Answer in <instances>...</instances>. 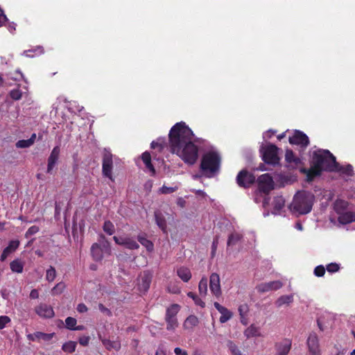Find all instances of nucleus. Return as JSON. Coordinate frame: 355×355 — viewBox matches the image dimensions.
Segmentation results:
<instances>
[{
    "label": "nucleus",
    "instance_id": "nucleus-5",
    "mask_svg": "<svg viewBox=\"0 0 355 355\" xmlns=\"http://www.w3.org/2000/svg\"><path fill=\"white\" fill-rule=\"evenodd\" d=\"M180 306L177 304H173L166 309L165 320L166 322V329L173 331L178 326L177 314L180 311Z\"/></svg>",
    "mask_w": 355,
    "mask_h": 355
},
{
    "label": "nucleus",
    "instance_id": "nucleus-27",
    "mask_svg": "<svg viewBox=\"0 0 355 355\" xmlns=\"http://www.w3.org/2000/svg\"><path fill=\"white\" fill-rule=\"evenodd\" d=\"M178 276L184 282H188L191 278V272L190 270L182 266L177 270Z\"/></svg>",
    "mask_w": 355,
    "mask_h": 355
},
{
    "label": "nucleus",
    "instance_id": "nucleus-32",
    "mask_svg": "<svg viewBox=\"0 0 355 355\" xmlns=\"http://www.w3.org/2000/svg\"><path fill=\"white\" fill-rule=\"evenodd\" d=\"M244 335L248 338L259 336H260L259 328L254 326V324H251L249 327H248L245 330Z\"/></svg>",
    "mask_w": 355,
    "mask_h": 355
},
{
    "label": "nucleus",
    "instance_id": "nucleus-11",
    "mask_svg": "<svg viewBox=\"0 0 355 355\" xmlns=\"http://www.w3.org/2000/svg\"><path fill=\"white\" fill-rule=\"evenodd\" d=\"M306 345L309 355H321L319 339L315 332L309 334L306 340Z\"/></svg>",
    "mask_w": 355,
    "mask_h": 355
},
{
    "label": "nucleus",
    "instance_id": "nucleus-29",
    "mask_svg": "<svg viewBox=\"0 0 355 355\" xmlns=\"http://www.w3.org/2000/svg\"><path fill=\"white\" fill-rule=\"evenodd\" d=\"M335 168L336 169H335L334 172H340V173L347 175L348 176H352L353 175V167L350 164H348L347 166H340L336 162Z\"/></svg>",
    "mask_w": 355,
    "mask_h": 355
},
{
    "label": "nucleus",
    "instance_id": "nucleus-16",
    "mask_svg": "<svg viewBox=\"0 0 355 355\" xmlns=\"http://www.w3.org/2000/svg\"><path fill=\"white\" fill-rule=\"evenodd\" d=\"M60 153V148L58 146H55L48 158V164L46 173H51L55 165L57 164Z\"/></svg>",
    "mask_w": 355,
    "mask_h": 355
},
{
    "label": "nucleus",
    "instance_id": "nucleus-7",
    "mask_svg": "<svg viewBox=\"0 0 355 355\" xmlns=\"http://www.w3.org/2000/svg\"><path fill=\"white\" fill-rule=\"evenodd\" d=\"M256 180L253 173L246 169H243L237 174L236 182L239 187L247 189L250 187Z\"/></svg>",
    "mask_w": 355,
    "mask_h": 355
},
{
    "label": "nucleus",
    "instance_id": "nucleus-55",
    "mask_svg": "<svg viewBox=\"0 0 355 355\" xmlns=\"http://www.w3.org/2000/svg\"><path fill=\"white\" fill-rule=\"evenodd\" d=\"M238 310H239L240 316L248 315V313L249 312V306L247 304L245 303V304H241L239 306Z\"/></svg>",
    "mask_w": 355,
    "mask_h": 355
},
{
    "label": "nucleus",
    "instance_id": "nucleus-56",
    "mask_svg": "<svg viewBox=\"0 0 355 355\" xmlns=\"http://www.w3.org/2000/svg\"><path fill=\"white\" fill-rule=\"evenodd\" d=\"M90 337L89 336H83L79 338L78 342L82 346H87L89 345Z\"/></svg>",
    "mask_w": 355,
    "mask_h": 355
},
{
    "label": "nucleus",
    "instance_id": "nucleus-63",
    "mask_svg": "<svg viewBox=\"0 0 355 355\" xmlns=\"http://www.w3.org/2000/svg\"><path fill=\"white\" fill-rule=\"evenodd\" d=\"M39 297V292L37 289H33L30 293V298L37 299Z\"/></svg>",
    "mask_w": 355,
    "mask_h": 355
},
{
    "label": "nucleus",
    "instance_id": "nucleus-38",
    "mask_svg": "<svg viewBox=\"0 0 355 355\" xmlns=\"http://www.w3.org/2000/svg\"><path fill=\"white\" fill-rule=\"evenodd\" d=\"M103 230L107 234L112 235L115 232V227L110 220H106L104 222Z\"/></svg>",
    "mask_w": 355,
    "mask_h": 355
},
{
    "label": "nucleus",
    "instance_id": "nucleus-28",
    "mask_svg": "<svg viewBox=\"0 0 355 355\" xmlns=\"http://www.w3.org/2000/svg\"><path fill=\"white\" fill-rule=\"evenodd\" d=\"M24 267V263L20 259H15L10 263V268L12 272L21 273Z\"/></svg>",
    "mask_w": 355,
    "mask_h": 355
},
{
    "label": "nucleus",
    "instance_id": "nucleus-17",
    "mask_svg": "<svg viewBox=\"0 0 355 355\" xmlns=\"http://www.w3.org/2000/svg\"><path fill=\"white\" fill-rule=\"evenodd\" d=\"M292 342L290 339H284L275 344V355H288L291 349Z\"/></svg>",
    "mask_w": 355,
    "mask_h": 355
},
{
    "label": "nucleus",
    "instance_id": "nucleus-23",
    "mask_svg": "<svg viewBox=\"0 0 355 355\" xmlns=\"http://www.w3.org/2000/svg\"><path fill=\"white\" fill-rule=\"evenodd\" d=\"M285 160L292 167H297L302 162L300 158L296 157L293 151L291 149H286L285 153Z\"/></svg>",
    "mask_w": 355,
    "mask_h": 355
},
{
    "label": "nucleus",
    "instance_id": "nucleus-22",
    "mask_svg": "<svg viewBox=\"0 0 355 355\" xmlns=\"http://www.w3.org/2000/svg\"><path fill=\"white\" fill-rule=\"evenodd\" d=\"M19 241L18 240H12L10 241L8 243V245L3 250L1 257H0V261H4L7 257L11 253L14 252L19 247Z\"/></svg>",
    "mask_w": 355,
    "mask_h": 355
},
{
    "label": "nucleus",
    "instance_id": "nucleus-59",
    "mask_svg": "<svg viewBox=\"0 0 355 355\" xmlns=\"http://www.w3.org/2000/svg\"><path fill=\"white\" fill-rule=\"evenodd\" d=\"M217 245H218V237L216 236V238L214 239V241H213L212 244H211V254H212V257L214 256V254H215L216 248H217Z\"/></svg>",
    "mask_w": 355,
    "mask_h": 355
},
{
    "label": "nucleus",
    "instance_id": "nucleus-24",
    "mask_svg": "<svg viewBox=\"0 0 355 355\" xmlns=\"http://www.w3.org/2000/svg\"><path fill=\"white\" fill-rule=\"evenodd\" d=\"M141 159L145 164L146 168L151 173V175H155V168L152 164L151 155L149 152L145 151L141 155Z\"/></svg>",
    "mask_w": 355,
    "mask_h": 355
},
{
    "label": "nucleus",
    "instance_id": "nucleus-25",
    "mask_svg": "<svg viewBox=\"0 0 355 355\" xmlns=\"http://www.w3.org/2000/svg\"><path fill=\"white\" fill-rule=\"evenodd\" d=\"M91 254L95 261H101L103 258V250L101 245L95 243L91 247Z\"/></svg>",
    "mask_w": 355,
    "mask_h": 355
},
{
    "label": "nucleus",
    "instance_id": "nucleus-45",
    "mask_svg": "<svg viewBox=\"0 0 355 355\" xmlns=\"http://www.w3.org/2000/svg\"><path fill=\"white\" fill-rule=\"evenodd\" d=\"M56 277V271L54 267L50 266L49 269L46 270V279L48 282H53Z\"/></svg>",
    "mask_w": 355,
    "mask_h": 355
},
{
    "label": "nucleus",
    "instance_id": "nucleus-44",
    "mask_svg": "<svg viewBox=\"0 0 355 355\" xmlns=\"http://www.w3.org/2000/svg\"><path fill=\"white\" fill-rule=\"evenodd\" d=\"M227 345L232 355H242L241 351L233 341L228 340Z\"/></svg>",
    "mask_w": 355,
    "mask_h": 355
},
{
    "label": "nucleus",
    "instance_id": "nucleus-14",
    "mask_svg": "<svg viewBox=\"0 0 355 355\" xmlns=\"http://www.w3.org/2000/svg\"><path fill=\"white\" fill-rule=\"evenodd\" d=\"M283 286L281 281H272L270 282L261 283L257 286V290L259 293H266L270 291H277Z\"/></svg>",
    "mask_w": 355,
    "mask_h": 355
},
{
    "label": "nucleus",
    "instance_id": "nucleus-21",
    "mask_svg": "<svg viewBox=\"0 0 355 355\" xmlns=\"http://www.w3.org/2000/svg\"><path fill=\"white\" fill-rule=\"evenodd\" d=\"M54 336V333L46 334L41 331H36L33 334H28L27 338L31 341H40L41 340L44 341H49L53 338Z\"/></svg>",
    "mask_w": 355,
    "mask_h": 355
},
{
    "label": "nucleus",
    "instance_id": "nucleus-57",
    "mask_svg": "<svg viewBox=\"0 0 355 355\" xmlns=\"http://www.w3.org/2000/svg\"><path fill=\"white\" fill-rule=\"evenodd\" d=\"M7 20L8 18L6 15L4 14L3 10L0 7V27L3 26Z\"/></svg>",
    "mask_w": 355,
    "mask_h": 355
},
{
    "label": "nucleus",
    "instance_id": "nucleus-50",
    "mask_svg": "<svg viewBox=\"0 0 355 355\" xmlns=\"http://www.w3.org/2000/svg\"><path fill=\"white\" fill-rule=\"evenodd\" d=\"M178 187H166L165 185H163L160 189L159 191L163 194H169L172 193L178 190Z\"/></svg>",
    "mask_w": 355,
    "mask_h": 355
},
{
    "label": "nucleus",
    "instance_id": "nucleus-18",
    "mask_svg": "<svg viewBox=\"0 0 355 355\" xmlns=\"http://www.w3.org/2000/svg\"><path fill=\"white\" fill-rule=\"evenodd\" d=\"M311 166L310 168H303L301 171L306 175V180L308 182H311L315 178L321 175L322 171L317 165L311 162Z\"/></svg>",
    "mask_w": 355,
    "mask_h": 355
},
{
    "label": "nucleus",
    "instance_id": "nucleus-9",
    "mask_svg": "<svg viewBox=\"0 0 355 355\" xmlns=\"http://www.w3.org/2000/svg\"><path fill=\"white\" fill-rule=\"evenodd\" d=\"M113 155L110 151L105 149L103 155L102 160V173L103 176L113 180L112 168H113Z\"/></svg>",
    "mask_w": 355,
    "mask_h": 355
},
{
    "label": "nucleus",
    "instance_id": "nucleus-61",
    "mask_svg": "<svg viewBox=\"0 0 355 355\" xmlns=\"http://www.w3.org/2000/svg\"><path fill=\"white\" fill-rule=\"evenodd\" d=\"M175 355H188L187 351L182 349L180 347H175L174 349Z\"/></svg>",
    "mask_w": 355,
    "mask_h": 355
},
{
    "label": "nucleus",
    "instance_id": "nucleus-6",
    "mask_svg": "<svg viewBox=\"0 0 355 355\" xmlns=\"http://www.w3.org/2000/svg\"><path fill=\"white\" fill-rule=\"evenodd\" d=\"M278 150L279 148L274 144L266 146L263 152L262 159L263 162L273 166L278 164L279 162Z\"/></svg>",
    "mask_w": 355,
    "mask_h": 355
},
{
    "label": "nucleus",
    "instance_id": "nucleus-36",
    "mask_svg": "<svg viewBox=\"0 0 355 355\" xmlns=\"http://www.w3.org/2000/svg\"><path fill=\"white\" fill-rule=\"evenodd\" d=\"M138 241L144 245L148 252H151L153 250L154 245L152 241L148 240L144 235H139L137 236Z\"/></svg>",
    "mask_w": 355,
    "mask_h": 355
},
{
    "label": "nucleus",
    "instance_id": "nucleus-26",
    "mask_svg": "<svg viewBox=\"0 0 355 355\" xmlns=\"http://www.w3.org/2000/svg\"><path fill=\"white\" fill-rule=\"evenodd\" d=\"M155 218L157 226L163 231L164 233H166V221L164 216L160 211H155Z\"/></svg>",
    "mask_w": 355,
    "mask_h": 355
},
{
    "label": "nucleus",
    "instance_id": "nucleus-43",
    "mask_svg": "<svg viewBox=\"0 0 355 355\" xmlns=\"http://www.w3.org/2000/svg\"><path fill=\"white\" fill-rule=\"evenodd\" d=\"M241 239V236L238 233L231 234L227 240V245H234Z\"/></svg>",
    "mask_w": 355,
    "mask_h": 355
},
{
    "label": "nucleus",
    "instance_id": "nucleus-49",
    "mask_svg": "<svg viewBox=\"0 0 355 355\" xmlns=\"http://www.w3.org/2000/svg\"><path fill=\"white\" fill-rule=\"evenodd\" d=\"M64 288V284L62 282L57 284L51 290L52 295H59L62 293Z\"/></svg>",
    "mask_w": 355,
    "mask_h": 355
},
{
    "label": "nucleus",
    "instance_id": "nucleus-3",
    "mask_svg": "<svg viewBox=\"0 0 355 355\" xmlns=\"http://www.w3.org/2000/svg\"><path fill=\"white\" fill-rule=\"evenodd\" d=\"M311 162L320 167L322 171H335L336 157L329 150H315L313 153Z\"/></svg>",
    "mask_w": 355,
    "mask_h": 355
},
{
    "label": "nucleus",
    "instance_id": "nucleus-62",
    "mask_svg": "<svg viewBox=\"0 0 355 355\" xmlns=\"http://www.w3.org/2000/svg\"><path fill=\"white\" fill-rule=\"evenodd\" d=\"M98 309L103 313H107L108 315L111 314L110 310L106 308L103 304H98Z\"/></svg>",
    "mask_w": 355,
    "mask_h": 355
},
{
    "label": "nucleus",
    "instance_id": "nucleus-31",
    "mask_svg": "<svg viewBox=\"0 0 355 355\" xmlns=\"http://www.w3.org/2000/svg\"><path fill=\"white\" fill-rule=\"evenodd\" d=\"M274 213H279L285 205V200L282 196H277L272 202Z\"/></svg>",
    "mask_w": 355,
    "mask_h": 355
},
{
    "label": "nucleus",
    "instance_id": "nucleus-51",
    "mask_svg": "<svg viewBox=\"0 0 355 355\" xmlns=\"http://www.w3.org/2000/svg\"><path fill=\"white\" fill-rule=\"evenodd\" d=\"M40 231V228L38 226L33 225L28 229L25 234V237L26 239L30 238L32 235L37 234Z\"/></svg>",
    "mask_w": 355,
    "mask_h": 355
},
{
    "label": "nucleus",
    "instance_id": "nucleus-35",
    "mask_svg": "<svg viewBox=\"0 0 355 355\" xmlns=\"http://www.w3.org/2000/svg\"><path fill=\"white\" fill-rule=\"evenodd\" d=\"M77 343L75 341H67L62 346V350L67 354H71L76 351Z\"/></svg>",
    "mask_w": 355,
    "mask_h": 355
},
{
    "label": "nucleus",
    "instance_id": "nucleus-33",
    "mask_svg": "<svg viewBox=\"0 0 355 355\" xmlns=\"http://www.w3.org/2000/svg\"><path fill=\"white\" fill-rule=\"evenodd\" d=\"M199 323L198 318L193 315H191L187 318L184 322V327L185 329H193L197 326Z\"/></svg>",
    "mask_w": 355,
    "mask_h": 355
},
{
    "label": "nucleus",
    "instance_id": "nucleus-8",
    "mask_svg": "<svg viewBox=\"0 0 355 355\" xmlns=\"http://www.w3.org/2000/svg\"><path fill=\"white\" fill-rule=\"evenodd\" d=\"M288 141L292 145L300 146L302 150H304L310 144L308 136L298 130L294 131L293 135L288 138Z\"/></svg>",
    "mask_w": 355,
    "mask_h": 355
},
{
    "label": "nucleus",
    "instance_id": "nucleus-46",
    "mask_svg": "<svg viewBox=\"0 0 355 355\" xmlns=\"http://www.w3.org/2000/svg\"><path fill=\"white\" fill-rule=\"evenodd\" d=\"M32 145H33L32 140H28V139L19 140L15 144L16 147L19 148H28Z\"/></svg>",
    "mask_w": 355,
    "mask_h": 355
},
{
    "label": "nucleus",
    "instance_id": "nucleus-42",
    "mask_svg": "<svg viewBox=\"0 0 355 355\" xmlns=\"http://www.w3.org/2000/svg\"><path fill=\"white\" fill-rule=\"evenodd\" d=\"M22 92L17 87L10 91L9 96L14 101H19L22 97Z\"/></svg>",
    "mask_w": 355,
    "mask_h": 355
},
{
    "label": "nucleus",
    "instance_id": "nucleus-52",
    "mask_svg": "<svg viewBox=\"0 0 355 355\" xmlns=\"http://www.w3.org/2000/svg\"><path fill=\"white\" fill-rule=\"evenodd\" d=\"M313 272L316 277H323L325 273V268L322 265L318 266L315 268Z\"/></svg>",
    "mask_w": 355,
    "mask_h": 355
},
{
    "label": "nucleus",
    "instance_id": "nucleus-37",
    "mask_svg": "<svg viewBox=\"0 0 355 355\" xmlns=\"http://www.w3.org/2000/svg\"><path fill=\"white\" fill-rule=\"evenodd\" d=\"M293 295H282L277 299L275 304L277 307H280L285 304H288L291 303L293 302Z\"/></svg>",
    "mask_w": 355,
    "mask_h": 355
},
{
    "label": "nucleus",
    "instance_id": "nucleus-20",
    "mask_svg": "<svg viewBox=\"0 0 355 355\" xmlns=\"http://www.w3.org/2000/svg\"><path fill=\"white\" fill-rule=\"evenodd\" d=\"M214 306L217 309V311L221 314L219 319L220 323H225L232 318V312L228 310L225 306L220 305L218 302H215L214 303Z\"/></svg>",
    "mask_w": 355,
    "mask_h": 355
},
{
    "label": "nucleus",
    "instance_id": "nucleus-64",
    "mask_svg": "<svg viewBox=\"0 0 355 355\" xmlns=\"http://www.w3.org/2000/svg\"><path fill=\"white\" fill-rule=\"evenodd\" d=\"M155 355H166L164 350L161 348H158L156 351Z\"/></svg>",
    "mask_w": 355,
    "mask_h": 355
},
{
    "label": "nucleus",
    "instance_id": "nucleus-53",
    "mask_svg": "<svg viewBox=\"0 0 355 355\" xmlns=\"http://www.w3.org/2000/svg\"><path fill=\"white\" fill-rule=\"evenodd\" d=\"M326 268L329 272L333 273V272H338L339 270L340 266H339V264H338L336 263H331L327 266Z\"/></svg>",
    "mask_w": 355,
    "mask_h": 355
},
{
    "label": "nucleus",
    "instance_id": "nucleus-58",
    "mask_svg": "<svg viewBox=\"0 0 355 355\" xmlns=\"http://www.w3.org/2000/svg\"><path fill=\"white\" fill-rule=\"evenodd\" d=\"M113 240L116 244L124 246L126 237H118L114 236H113Z\"/></svg>",
    "mask_w": 355,
    "mask_h": 355
},
{
    "label": "nucleus",
    "instance_id": "nucleus-15",
    "mask_svg": "<svg viewBox=\"0 0 355 355\" xmlns=\"http://www.w3.org/2000/svg\"><path fill=\"white\" fill-rule=\"evenodd\" d=\"M152 274L149 271H144L139 279L138 288L141 292H146L150 286Z\"/></svg>",
    "mask_w": 355,
    "mask_h": 355
},
{
    "label": "nucleus",
    "instance_id": "nucleus-47",
    "mask_svg": "<svg viewBox=\"0 0 355 355\" xmlns=\"http://www.w3.org/2000/svg\"><path fill=\"white\" fill-rule=\"evenodd\" d=\"M76 323H77V320L74 318L67 317L65 319L66 327L69 330H74Z\"/></svg>",
    "mask_w": 355,
    "mask_h": 355
},
{
    "label": "nucleus",
    "instance_id": "nucleus-40",
    "mask_svg": "<svg viewBox=\"0 0 355 355\" xmlns=\"http://www.w3.org/2000/svg\"><path fill=\"white\" fill-rule=\"evenodd\" d=\"M198 290L200 295H205L207 292V279L202 277L198 284Z\"/></svg>",
    "mask_w": 355,
    "mask_h": 355
},
{
    "label": "nucleus",
    "instance_id": "nucleus-2",
    "mask_svg": "<svg viewBox=\"0 0 355 355\" xmlns=\"http://www.w3.org/2000/svg\"><path fill=\"white\" fill-rule=\"evenodd\" d=\"M315 196L311 192L300 191L294 196L289 209L293 214L297 215L307 214L312 210Z\"/></svg>",
    "mask_w": 355,
    "mask_h": 355
},
{
    "label": "nucleus",
    "instance_id": "nucleus-60",
    "mask_svg": "<svg viewBox=\"0 0 355 355\" xmlns=\"http://www.w3.org/2000/svg\"><path fill=\"white\" fill-rule=\"evenodd\" d=\"M87 310L88 309L87 306L83 303H80L77 306V311L79 313H85L87 311Z\"/></svg>",
    "mask_w": 355,
    "mask_h": 355
},
{
    "label": "nucleus",
    "instance_id": "nucleus-54",
    "mask_svg": "<svg viewBox=\"0 0 355 355\" xmlns=\"http://www.w3.org/2000/svg\"><path fill=\"white\" fill-rule=\"evenodd\" d=\"M11 322L10 318L7 315L0 316V329H3L6 327V324Z\"/></svg>",
    "mask_w": 355,
    "mask_h": 355
},
{
    "label": "nucleus",
    "instance_id": "nucleus-12",
    "mask_svg": "<svg viewBox=\"0 0 355 355\" xmlns=\"http://www.w3.org/2000/svg\"><path fill=\"white\" fill-rule=\"evenodd\" d=\"M209 288L211 292L216 297L221 295L220 279L219 275L213 272L209 277Z\"/></svg>",
    "mask_w": 355,
    "mask_h": 355
},
{
    "label": "nucleus",
    "instance_id": "nucleus-10",
    "mask_svg": "<svg viewBox=\"0 0 355 355\" xmlns=\"http://www.w3.org/2000/svg\"><path fill=\"white\" fill-rule=\"evenodd\" d=\"M258 189L260 192L268 194L274 189V181L268 173L260 175L257 179Z\"/></svg>",
    "mask_w": 355,
    "mask_h": 355
},
{
    "label": "nucleus",
    "instance_id": "nucleus-39",
    "mask_svg": "<svg viewBox=\"0 0 355 355\" xmlns=\"http://www.w3.org/2000/svg\"><path fill=\"white\" fill-rule=\"evenodd\" d=\"M187 296L194 301L196 305L199 306L202 308H204L205 306V303L194 293L189 292L187 293Z\"/></svg>",
    "mask_w": 355,
    "mask_h": 355
},
{
    "label": "nucleus",
    "instance_id": "nucleus-19",
    "mask_svg": "<svg viewBox=\"0 0 355 355\" xmlns=\"http://www.w3.org/2000/svg\"><path fill=\"white\" fill-rule=\"evenodd\" d=\"M338 221L342 225L355 222V211H341L337 209Z\"/></svg>",
    "mask_w": 355,
    "mask_h": 355
},
{
    "label": "nucleus",
    "instance_id": "nucleus-4",
    "mask_svg": "<svg viewBox=\"0 0 355 355\" xmlns=\"http://www.w3.org/2000/svg\"><path fill=\"white\" fill-rule=\"evenodd\" d=\"M220 157L215 152H209L203 155L200 162V171L207 178H212L219 171Z\"/></svg>",
    "mask_w": 355,
    "mask_h": 355
},
{
    "label": "nucleus",
    "instance_id": "nucleus-13",
    "mask_svg": "<svg viewBox=\"0 0 355 355\" xmlns=\"http://www.w3.org/2000/svg\"><path fill=\"white\" fill-rule=\"evenodd\" d=\"M35 313L41 318H51L54 316V311L51 306L40 303L35 308Z\"/></svg>",
    "mask_w": 355,
    "mask_h": 355
},
{
    "label": "nucleus",
    "instance_id": "nucleus-48",
    "mask_svg": "<svg viewBox=\"0 0 355 355\" xmlns=\"http://www.w3.org/2000/svg\"><path fill=\"white\" fill-rule=\"evenodd\" d=\"M348 202L345 200H337L335 203V211L337 213V209L341 210V211H345V210L347 208Z\"/></svg>",
    "mask_w": 355,
    "mask_h": 355
},
{
    "label": "nucleus",
    "instance_id": "nucleus-30",
    "mask_svg": "<svg viewBox=\"0 0 355 355\" xmlns=\"http://www.w3.org/2000/svg\"><path fill=\"white\" fill-rule=\"evenodd\" d=\"M101 341L103 345L108 350L114 349L116 351H119L121 348V343L119 340L112 341L109 339H102Z\"/></svg>",
    "mask_w": 355,
    "mask_h": 355
},
{
    "label": "nucleus",
    "instance_id": "nucleus-34",
    "mask_svg": "<svg viewBox=\"0 0 355 355\" xmlns=\"http://www.w3.org/2000/svg\"><path fill=\"white\" fill-rule=\"evenodd\" d=\"M166 146V143L164 138H158L156 141H153L150 144L151 148L157 149L159 152H162Z\"/></svg>",
    "mask_w": 355,
    "mask_h": 355
},
{
    "label": "nucleus",
    "instance_id": "nucleus-1",
    "mask_svg": "<svg viewBox=\"0 0 355 355\" xmlns=\"http://www.w3.org/2000/svg\"><path fill=\"white\" fill-rule=\"evenodd\" d=\"M193 131L183 121L176 123L168 133L171 153L190 165L195 164L198 157V148L193 141Z\"/></svg>",
    "mask_w": 355,
    "mask_h": 355
},
{
    "label": "nucleus",
    "instance_id": "nucleus-41",
    "mask_svg": "<svg viewBox=\"0 0 355 355\" xmlns=\"http://www.w3.org/2000/svg\"><path fill=\"white\" fill-rule=\"evenodd\" d=\"M124 246L129 250H137L139 248V245L130 237H126Z\"/></svg>",
    "mask_w": 355,
    "mask_h": 355
}]
</instances>
